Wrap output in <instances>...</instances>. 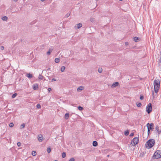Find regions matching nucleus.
<instances>
[{
	"instance_id": "35",
	"label": "nucleus",
	"mask_w": 161,
	"mask_h": 161,
	"mask_svg": "<svg viewBox=\"0 0 161 161\" xmlns=\"http://www.w3.org/2000/svg\"><path fill=\"white\" fill-rule=\"evenodd\" d=\"M17 145L19 147H20L21 145V143L20 142H18L17 143Z\"/></svg>"
},
{
	"instance_id": "1",
	"label": "nucleus",
	"mask_w": 161,
	"mask_h": 161,
	"mask_svg": "<svg viewBox=\"0 0 161 161\" xmlns=\"http://www.w3.org/2000/svg\"><path fill=\"white\" fill-rule=\"evenodd\" d=\"M153 84L154 91L155 92V94L154 92H153V98H154L157 96V94L159 89L160 86L159 81V80H155L154 81Z\"/></svg>"
},
{
	"instance_id": "50",
	"label": "nucleus",
	"mask_w": 161,
	"mask_h": 161,
	"mask_svg": "<svg viewBox=\"0 0 161 161\" xmlns=\"http://www.w3.org/2000/svg\"><path fill=\"white\" fill-rule=\"evenodd\" d=\"M42 1H44V0H41Z\"/></svg>"
},
{
	"instance_id": "15",
	"label": "nucleus",
	"mask_w": 161,
	"mask_h": 161,
	"mask_svg": "<svg viewBox=\"0 0 161 161\" xmlns=\"http://www.w3.org/2000/svg\"><path fill=\"white\" fill-rule=\"evenodd\" d=\"M26 76L29 78H31L32 77L31 74L30 73H28L26 75Z\"/></svg>"
},
{
	"instance_id": "45",
	"label": "nucleus",
	"mask_w": 161,
	"mask_h": 161,
	"mask_svg": "<svg viewBox=\"0 0 161 161\" xmlns=\"http://www.w3.org/2000/svg\"><path fill=\"white\" fill-rule=\"evenodd\" d=\"M144 98V97L142 95V100Z\"/></svg>"
},
{
	"instance_id": "29",
	"label": "nucleus",
	"mask_w": 161,
	"mask_h": 161,
	"mask_svg": "<svg viewBox=\"0 0 161 161\" xmlns=\"http://www.w3.org/2000/svg\"><path fill=\"white\" fill-rule=\"evenodd\" d=\"M36 107L38 108H41V105L39 104H38L36 105Z\"/></svg>"
},
{
	"instance_id": "9",
	"label": "nucleus",
	"mask_w": 161,
	"mask_h": 161,
	"mask_svg": "<svg viewBox=\"0 0 161 161\" xmlns=\"http://www.w3.org/2000/svg\"><path fill=\"white\" fill-rule=\"evenodd\" d=\"M119 85V83L118 82H115L114 83H113L112 86V87H115Z\"/></svg>"
},
{
	"instance_id": "11",
	"label": "nucleus",
	"mask_w": 161,
	"mask_h": 161,
	"mask_svg": "<svg viewBox=\"0 0 161 161\" xmlns=\"http://www.w3.org/2000/svg\"><path fill=\"white\" fill-rule=\"evenodd\" d=\"M93 146L94 147H96L97 146V142L96 141H93L92 143Z\"/></svg>"
},
{
	"instance_id": "6",
	"label": "nucleus",
	"mask_w": 161,
	"mask_h": 161,
	"mask_svg": "<svg viewBox=\"0 0 161 161\" xmlns=\"http://www.w3.org/2000/svg\"><path fill=\"white\" fill-rule=\"evenodd\" d=\"M147 129L151 130H153L154 129V124L153 123H151L150 124L147 123Z\"/></svg>"
},
{
	"instance_id": "42",
	"label": "nucleus",
	"mask_w": 161,
	"mask_h": 161,
	"mask_svg": "<svg viewBox=\"0 0 161 161\" xmlns=\"http://www.w3.org/2000/svg\"><path fill=\"white\" fill-rule=\"evenodd\" d=\"M150 130L148 129L147 133H148V135L150 134Z\"/></svg>"
},
{
	"instance_id": "34",
	"label": "nucleus",
	"mask_w": 161,
	"mask_h": 161,
	"mask_svg": "<svg viewBox=\"0 0 161 161\" xmlns=\"http://www.w3.org/2000/svg\"><path fill=\"white\" fill-rule=\"evenodd\" d=\"M137 106L138 107H141V103H138V104H137L136 103Z\"/></svg>"
},
{
	"instance_id": "39",
	"label": "nucleus",
	"mask_w": 161,
	"mask_h": 161,
	"mask_svg": "<svg viewBox=\"0 0 161 161\" xmlns=\"http://www.w3.org/2000/svg\"><path fill=\"white\" fill-rule=\"evenodd\" d=\"M0 49L2 50H3L4 49V47L3 46H1L0 47Z\"/></svg>"
},
{
	"instance_id": "5",
	"label": "nucleus",
	"mask_w": 161,
	"mask_h": 161,
	"mask_svg": "<svg viewBox=\"0 0 161 161\" xmlns=\"http://www.w3.org/2000/svg\"><path fill=\"white\" fill-rule=\"evenodd\" d=\"M152 104L149 103L146 107V111L148 114H149L152 111Z\"/></svg>"
},
{
	"instance_id": "26",
	"label": "nucleus",
	"mask_w": 161,
	"mask_h": 161,
	"mask_svg": "<svg viewBox=\"0 0 161 161\" xmlns=\"http://www.w3.org/2000/svg\"><path fill=\"white\" fill-rule=\"evenodd\" d=\"M62 156L63 158H64L66 157V153L63 152L62 154Z\"/></svg>"
},
{
	"instance_id": "30",
	"label": "nucleus",
	"mask_w": 161,
	"mask_h": 161,
	"mask_svg": "<svg viewBox=\"0 0 161 161\" xmlns=\"http://www.w3.org/2000/svg\"><path fill=\"white\" fill-rule=\"evenodd\" d=\"M14 125V124L13 123H11L9 125V126L10 127H13Z\"/></svg>"
},
{
	"instance_id": "14",
	"label": "nucleus",
	"mask_w": 161,
	"mask_h": 161,
	"mask_svg": "<svg viewBox=\"0 0 161 161\" xmlns=\"http://www.w3.org/2000/svg\"><path fill=\"white\" fill-rule=\"evenodd\" d=\"M69 114L68 113H66L65 115L64 118L66 119H68L69 118Z\"/></svg>"
},
{
	"instance_id": "4",
	"label": "nucleus",
	"mask_w": 161,
	"mask_h": 161,
	"mask_svg": "<svg viewBox=\"0 0 161 161\" xmlns=\"http://www.w3.org/2000/svg\"><path fill=\"white\" fill-rule=\"evenodd\" d=\"M139 139L138 137H135L132 140L130 144L132 146H135L138 142Z\"/></svg>"
},
{
	"instance_id": "51",
	"label": "nucleus",
	"mask_w": 161,
	"mask_h": 161,
	"mask_svg": "<svg viewBox=\"0 0 161 161\" xmlns=\"http://www.w3.org/2000/svg\"><path fill=\"white\" fill-rule=\"evenodd\" d=\"M14 1H17L18 0H14Z\"/></svg>"
},
{
	"instance_id": "46",
	"label": "nucleus",
	"mask_w": 161,
	"mask_h": 161,
	"mask_svg": "<svg viewBox=\"0 0 161 161\" xmlns=\"http://www.w3.org/2000/svg\"><path fill=\"white\" fill-rule=\"evenodd\" d=\"M159 61H160V62L161 63V56L160 57Z\"/></svg>"
},
{
	"instance_id": "25",
	"label": "nucleus",
	"mask_w": 161,
	"mask_h": 161,
	"mask_svg": "<svg viewBox=\"0 0 161 161\" xmlns=\"http://www.w3.org/2000/svg\"><path fill=\"white\" fill-rule=\"evenodd\" d=\"M78 109L80 110V111H81L82 110H83V107L80 106H79L78 107Z\"/></svg>"
},
{
	"instance_id": "44",
	"label": "nucleus",
	"mask_w": 161,
	"mask_h": 161,
	"mask_svg": "<svg viewBox=\"0 0 161 161\" xmlns=\"http://www.w3.org/2000/svg\"><path fill=\"white\" fill-rule=\"evenodd\" d=\"M158 134H160L161 133V131L158 130V131H157Z\"/></svg>"
},
{
	"instance_id": "17",
	"label": "nucleus",
	"mask_w": 161,
	"mask_h": 161,
	"mask_svg": "<svg viewBox=\"0 0 161 161\" xmlns=\"http://www.w3.org/2000/svg\"><path fill=\"white\" fill-rule=\"evenodd\" d=\"M2 19L3 20L6 21L7 20L8 18L7 17L5 16L3 17L2 18Z\"/></svg>"
},
{
	"instance_id": "40",
	"label": "nucleus",
	"mask_w": 161,
	"mask_h": 161,
	"mask_svg": "<svg viewBox=\"0 0 161 161\" xmlns=\"http://www.w3.org/2000/svg\"><path fill=\"white\" fill-rule=\"evenodd\" d=\"M56 79H54V78H53V79H52V80L51 82H53V81H56Z\"/></svg>"
},
{
	"instance_id": "38",
	"label": "nucleus",
	"mask_w": 161,
	"mask_h": 161,
	"mask_svg": "<svg viewBox=\"0 0 161 161\" xmlns=\"http://www.w3.org/2000/svg\"><path fill=\"white\" fill-rule=\"evenodd\" d=\"M134 135V133H131V134H130V136H133V135Z\"/></svg>"
},
{
	"instance_id": "12",
	"label": "nucleus",
	"mask_w": 161,
	"mask_h": 161,
	"mask_svg": "<svg viewBox=\"0 0 161 161\" xmlns=\"http://www.w3.org/2000/svg\"><path fill=\"white\" fill-rule=\"evenodd\" d=\"M39 79L40 80H43L44 79V80H45V79L44 77L41 75L40 74L39 76L38 77Z\"/></svg>"
},
{
	"instance_id": "3",
	"label": "nucleus",
	"mask_w": 161,
	"mask_h": 161,
	"mask_svg": "<svg viewBox=\"0 0 161 161\" xmlns=\"http://www.w3.org/2000/svg\"><path fill=\"white\" fill-rule=\"evenodd\" d=\"M153 159H158L161 158V150H157L153 156Z\"/></svg>"
},
{
	"instance_id": "37",
	"label": "nucleus",
	"mask_w": 161,
	"mask_h": 161,
	"mask_svg": "<svg viewBox=\"0 0 161 161\" xmlns=\"http://www.w3.org/2000/svg\"><path fill=\"white\" fill-rule=\"evenodd\" d=\"M51 54V52L48 51L47 53V54L48 55H49L50 54Z\"/></svg>"
},
{
	"instance_id": "20",
	"label": "nucleus",
	"mask_w": 161,
	"mask_h": 161,
	"mask_svg": "<svg viewBox=\"0 0 161 161\" xmlns=\"http://www.w3.org/2000/svg\"><path fill=\"white\" fill-rule=\"evenodd\" d=\"M65 67L64 66H63L61 68V72H64L65 69Z\"/></svg>"
},
{
	"instance_id": "32",
	"label": "nucleus",
	"mask_w": 161,
	"mask_h": 161,
	"mask_svg": "<svg viewBox=\"0 0 161 161\" xmlns=\"http://www.w3.org/2000/svg\"><path fill=\"white\" fill-rule=\"evenodd\" d=\"M53 47H51L50 48H49V51L50 52H51L53 50Z\"/></svg>"
},
{
	"instance_id": "28",
	"label": "nucleus",
	"mask_w": 161,
	"mask_h": 161,
	"mask_svg": "<svg viewBox=\"0 0 161 161\" xmlns=\"http://www.w3.org/2000/svg\"><path fill=\"white\" fill-rule=\"evenodd\" d=\"M16 96H17V93H14L12 95V97L13 98H14L15 97H16Z\"/></svg>"
},
{
	"instance_id": "21",
	"label": "nucleus",
	"mask_w": 161,
	"mask_h": 161,
	"mask_svg": "<svg viewBox=\"0 0 161 161\" xmlns=\"http://www.w3.org/2000/svg\"><path fill=\"white\" fill-rule=\"evenodd\" d=\"M25 124H22L20 126L21 129H23L25 127Z\"/></svg>"
},
{
	"instance_id": "52",
	"label": "nucleus",
	"mask_w": 161,
	"mask_h": 161,
	"mask_svg": "<svg viewBox=\"0 0 161 161\" xmlns=\"http://www.w3.org/2000/svg\"><path fill=\"white\" fill-rule=\"evenodd\" d=\"M160 55H161V52H160Z\"/></svg>"
},
{
	"instance_id": "47",
	"label": "nucleus",
	"mask_w": 161,
	"mask_h": 161,
	"mask_svg": "<svg viewBox=\"0 0 161 161\" xmlns=\"http://www.w3.org/2000/svg\"><path fill=\"white\" fill-rule=\"evenodd\" d=\"M139 98H140V99H141V95H140V96H139Z\"/></svg>"
},
{
	"instance_id": "19",
	"label": "nucleus",
	"mask_w": 161,
	"mask_h": 161,
	"mask_svg": "<svg viewBox=\"0 0 161 161\" xmlns=\"http://www.w3.org/2000/svg\"><path fill=\"white\" fill-rule=\"evenodd\" d=\"M54 61L56 63H58L59 62L60 60L58 58H55Z\"/></svg>"
},
{
	"instance_id": "27",
	"label": "nucleus",
	"mask_w": 161,
	"mask_h": 161,
	"mask_svg": "<svg viewBox=\"0 0 161 161\" xmlns=\"http://www.w3.org/2000/svg\"><path fill=\"white\" fill-rule=\"evenodd\" d=\"M90 21L92 22H94V21H95V19L94 18H91L90 19Z\"/></svg>"
},
{
	"instance_id": "22",
	"label": "nucleus",
	"mask_w": 161,
	"mask_h": 161,
	"mask_svg": "<svg viewBox=\"0 0 161 161\" xmlns=\"http://www.w3.org/2000/svg\"><path fill=\"white\" fill-rule=\"evenodd\" d=\"M32 154L33 156H35L36 154V153L35 151H33L32 152Z\"/></svg>"
},
{
	"instance_id": "16",
	"label": "nucleus",
	"mask_w": 161,
	"mask_h": 161,
	"mask_svg": "<svg viewBox=\"0 0 161 161\" xmlns=\"http://www.w3.org/2000/svg\"><path fill=\"white\" fill-rule=\"evenodd\" d=\"M77 29H79L82 26V25L81 23H80L77 24Z\"/></svg>"
},
{
	"instance_id": "23",
	"label": "nucleus",
	"mask_w": 161,
	"mask_h": 161,
	"mask_svg": "<svg viewBox=\"0 0 161 161\" xmlns=\"http://www.w3.org/2000/svg\"><path fill=\"white\" fill-rule=\"evenodd\" d=\"M51 151V148L49 147H48L47 148V152L48 153H49Z\"/></svg>"
},
{
	"instance_id": "7",
	"label": "nucleus",
	"mask_w": 161,
	"mask_h": 161,
	"mask_svg": "<svg viewBox=\"0 0 161 161\" xmlns=\"http://www.w3.org/2000/svg\"><path fill=\"white\" fill-rule=\"evenodd\" d=\"M38 139L40 142H42L43 140V138L41 134L39 135L38 136Z\"/></svg>"
},
{
	"instance_id": "24",
	"label": "nucleus",
	"mask_w": 161,
	"mask_h": 161,
	"mask_svg": "<svg viewBox=\"0 0 161 161\" xmlns=\"http://www.w3.org/2000/svg\"><path fill=\"white\" fill-rule=\"evenodd\" d=\"M102 68H99L98 69V71L99 73H101L102 72Z\"/></svg>"
},
{
	"instance_id": "48",
	"label": "nucleus",
	"mask_w": 161,
	"mask_h": 161,
	"mask_svg": "<svg viewBox=\"0 0 161 161\" xmlns=\"http://www.w3.org/2000/svg\"><path fill=\"white\" fill-rule=\"evenodd\" d=\"M47 77H48V79H49V80H50V78L48 76Z\"/></svg>"
},
{
	"instance_id": "41",
	"label": "nucleus",
	"mask_w": 161,
	"mask_h": 161,
	"mask_svg": "<svg viewBox=\"0 0 161 161\" xmlns=\"http://www.w3.org/2000/svg\"><path fill=\"white\" fill-rule=\"evenodd\" d=\"M48 90L49 92H50V91L52 90V89L50 88H48Z\"/></svg>"
},
{
	"instance_id": "49",
	"label": "nucleus",
	"mask_w": 161,
	"mask_h": 161,
	"mask_svg": "<svg viewBox=\"0 0 161 161\" xmlns=\"http://www.w3.org/2000/svg\"><path fill=\"white\" fill-rule=\"evenodd\" d=\"M109 155H107V157H109Z\"/></svg>"
},
{
	"instance_id": "18",
	"label": "nucleus",
	"mask_w": 161,
	"mask_h": 161,
	"mask_svg": "<svg viewBox=\"0 0 161 161\" xmlns=\"http://www.w3.org/2000/svg\"><path fill=\"white\" fill-rule=\"evenodd\" d=\"M129 130H127L125 131V135L127 136L129 135Z\"/></svg>"
},
{
	"instance_id": "31",
	"label": "nucleus",
	"mask_w": 161,
	"mask_h": 161,
	"mask_svg": "<svg viewBox=\"0 0 161 161\" xmlns=\"http://www.w3.org/2000/svg\"><path fill=\"white\" fill-rule=\"evenodd\" d=\"M155 130H157V131H158L159 129V127L158 126H156L155 128Z\"/></svg>"
},
{
	"instance_id": "33",
	"label": "nucleus",
	"mask_w": 161,
	"mask_h": 161,
	"mask_svg": "<svg viewBox=\"0 0 161 161\" xmlns=\"http://www.w3.org/2000/svg\"><path fill=\"white\" fill-rule=\"evenodd\" d=\"M70 13H68L67 14L65 15V17L66 18H68V17H69V15H70Z\"/></svg>"
},
{
	"instance_id": "13",
	"label": "nucleus",
	"mask_w": 161,
	"mask_h": 161,
	"mask_svg": "<svg viewBox=\"0 0 161 161\" xmlns=\"http://www.w3.org/2000/svg\"><path fill=\"white\" fill-rule=\"evenodd\" d=\"M84 88L82 86H80L78 87L77 89V91H82L83 90Z\"/></svg>"
},
{
	"instance_id": "10",
	"label": "nucleus",
	"mask_w": 161,
	"mask_h": 161,
	"mask_svg": "<svg viewBox=\"0 0 161 161\" xmlns=\"http://www.w3.org/2000/svg\"><path fill=\"white\" fill-rule=\"evenodd\" d=\"M140 38L137 37H135L134 38V40L136 42H137L140 40Z\"/></svg>"
},
{
	"instance_id": "43",
	"label": "nucleus",
	"mask_w": 161,
	"mask_h": 161,
	"mask_svg": "<svg viewBox=\"0 0 161 161\" xmlns=\"http://www.w3.org/2000/svg\"><path fill=\"white\" fill-rule=\"evenodd\" d=\"M125 44L126 46H127L129 44V43L128 42H125Z\"/></svg>"
},
{
	"instance_id": "53",
	"label": "nucleus",
	"mask_w": 161,
	"mask_h": 161,
	"mask_svg": "<svg viewBox=\"0 0 161 161\" xmlns=\"http://www.w3.org/2000/svg\"><path fill=\"white\" fill-rule=\"evenodd\" d=\"M141 155V153H140V156Z\"/></svg>"
},
{
	"instance_id": "2",
	"label": "nucleus",
	"mask_w": 161,
	"mask_h": 161,
	"mask_svg": "<svg viewBox=\"0 0 161 161\" xmlns=\"http://www.w3.org/2000/svg\"><path fill=\"white\" fill-rule=\"evenodd\" d=\"M155 143V141L153 139H150L146 143V147L148 148H150L152 147Z\"/></svg>"
},
{
	"instance_id": "8",
	"label": "nucleus",
	"mask_w": 161,
	"mask_h": 161,
	"mask_svg": "<svg viewBox=\"0 0 161 161\" xmlns=\"http://www.w3.org/2000/svg\"><path fill=\"white\" fill-rule=\"evenodd\" d=\"M33 88L35 90H37L38 88V84H36L33 85Z\"/></svg>"
},
{
	"instance_id": "36",
	"label": "nucleus",
	"mask_w": 161,
	"mask_h": 161,
	"mask_svg": "<svg viewBox=\"0 0 161 161\" xmlns=\"http://www.w3.org/2000/svg\"><path fill=\"white\" fill-rule=\"evenodd\" d=\"M75 159L73 158H71L69 161H74Z\"/></svg>"
}]
</instances>
